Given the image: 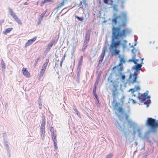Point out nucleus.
Returning <instances> with one entry per match:
<instances>
[{
  "mask_svg": "<svg viewBox=\"0 0 158 158\" xmlns=\"http://www.w3.org/2000/svg\"><path fill=\"white\" fill-rule=\"evenodd\" d=\"M128 32L127 29L122 30L119 27H114L112 29V36L111 43L109 47V50L111 53V56L119 55L120 51L118 49V47L121 44L123 49L127 47V41L124 40L121 44L120 38L125 37Z\"/></svg>",
  "mask_w": 158,
  "mask_h": 158,
  "instance_id": "1",
  "label": "nucleus"
},
{
  "mask_svg": "<svg viewBox=\"0 0 158 158\" xmlns=\"http://www.w3.org/2000/svg\"><path fill=\"white\" fill-rule=\"evenodd\" d=\"M146 126L149 127L151 131H156L158 128V120L152 118H148L145 123Z\"/></svg>",
  "mask_w": 158,
  "mask_h": 158,
  "instance_id": "2",
  "label": "nucleus"
},
{
  "mask_svg": "<svg viewBox=\"0 0 158 158\" xmlns=\"http://www.w3.org/2000/svg\"><path fill=\"white\" fill-rule=\"evenodd\" d=\"M114 18L112 19V22L114 24H116L117 20H119L123 23L122 26H125L126 25L127 21V15L125 12H122L119 15H117V14H114Z\"/></svg>",
  "mask_w": 158,
  "mask_h": 158,
  "instance_id": "3",
  "label": "nucleus"
},
{
  "mask_svg": "<svg viewBox=\"0 0 158 158\" xmlns=\"http://www.w3.org/2000/svg\"><path fill=\"white\" fill-rule=\"evenodd\" d=\"M148 91L143 94L139 93L137 97L141 102H144V104L146 105L147 107L148 106V101H150V96H148Z\"/></svg>",
  "mask_w": 158,
  "mask_h": 158,
  "instance_id": "4",
  "label": "nucleus"
},
{
  "mask_svg": "<svg viewBox=\"0 0 158 158\" xmlns=\"http://www.w3.org/2000/svg\"><path fill=\"white\" fill-rule=\"evenodd\" d=\"M119 78H118L116 80H111L110 82L112 83L113 86L114 88L112 90V95L113 98H115L118 96V92L117 88L118 87Z\"/></svg>",
  "mask_w": 158,
  "mask_h": 158,
  "instance_id": "5",
  "label": "nucleus"
},
{
  "mask_svg": "<svg viewBox=\"0 0 158 158\" xmlns=\"http://www.w3.org/2000/svg\"><path fill=\"white\" fill-rule=\"evenodd\" d=\"M135 55L134 57L132 59L129 60V61H132L135 64H136V65L135 66V69L137 71H139L141 69L142 65L140 64H137L138 60L135 59Z\"/></svg>",
  "mask_w": 158,
  "mask_h": 158,
  "instance_id": "6",
  "label": "nucleus"
},
{
  "mask_svg": "<svg viewBox=\"0 0 158 158\" xmlns=\"http://www.w3.org/2000/svg\"><path fill=\"white\" fill-rule=\"evenodd\" d=\"M137 76V73L136 72L134 73L133 74L130 75L129 80L130 83L133 84L136 82Z\"/></svg>",
  "mask_w": 158,
  "mask_h": 158,
  "instance_id": "7",
  "label": "nucleus"
},
{
  "mask_svg": "<svg viewBox=\"0 0 158 158\" xmlns=\"http://www.w3.org/2000/svg\"><path fill=\"white\" fill-rule=\"evenodd\" d=\"M119 57L120 58L119 60L120 63L119 64L118 66H114L113 68V69H116L117 67H118V66H121V65H122L123 64L125 63L126 62L125 58L124 57H121V55H119Z\"/></svg>",
  "mask_w": 158,
  "mask_h": 158,
  "instance_id": "8",
  "label": "nucleus"
},
{
  "mask_svg": "<svg viewBox=\"0 0 158 158\" xmlns=\"http://www.w3.org/2000/svg\"><path fill=\"white\" fill-rule=\"evenodd\" d=\"M36 39V37L35 36L32 38L28 40L27 42L25 44V47H27L30 45Z\"/></svg>",
  "mask_w": 158,
  "mask_h": 158,
  "instance_id": "9",
  "label": "nucleus"
},
{
  "mask_svg": "<svg viewBox=\"0 0 158 158\" xmlns=\"http://www.w3.org/2000/svg\"><path fill=\"white\" fill-rule=\"evenodd\" d=\"M48 62H49L48 59L46 60V61L44 63V64L42 68L40 71L41 72H42L43 73H44V72L45 71V70L46 69V68L47 66V65L48 64Z\"/></svg>",
  "mask_w": 158,
  "mask_h": 158,
  "instance_id": "10",
  "label": "nucleus"
},
{
  "mask_svg": "<svg viewBox=\"0 0 158 158\" xmlns=\"http://www.w3.org/2000/svg\"><path fill=\"white\" fill-rule=\"evenodd\" d=\"M23 74L27 77H29L30 76V73L27 70L26 68H24L22 70Z\"/></svg>",
  "mask_w": 158,
  "mask_h": 158,
  "instance_id": "11",
  "label": "nucleus"
},
{
  "mask_svg": "<svg viewBox=\"0 0 158 158\" xmlns=\"http://www.w3.org/2000/svg\"><path fill=\"white\" fill-rule=\"evenodd\" d=\"M140 88L139 86H137L135 87L134 89H129V91H131L132 95L134 96H135V94H133V93L136 90H140Z\"/></svg>",
  "mask_w": 158,
  "mask_h": 158,
  "instance_id": "12",
  "label": "nucleus"
},
{
  "mask_svg": "<svg viewBox=\"0 0 158 158\" xmlns=\"http://www.w3.org/2000/svg\"><path fill=\"white\" fill-rule=\"evenodd\" d=\"M90 38V35L89 34H86L85 35V38L84 41V43L88 44L89 42Z\"/></svg>",
  "mask_w": 158,
  "mask_h": 158,
  "instance_id": "13",
  "label": "nucleus"
},
{
  "mask_svg": "<svg viewBox=\"0 0 158 158\" xmlns=\"http://www.w3.org/2000/svg\"><path fill=\"white\" fill-rule=\"evenodd\" d=\"M52 140L53 142L56 141V135L55 131H54L52 132Z\"/></svg>",
  "mask_w": 158,
  "mask_h": 158,
  "instance_id": "14",
  "label": "nucleus"
},
{
  "mask_svg": "<svg viewBox=\"0 0 158 158\" xmlns=\"http://www.w3.org/2000/svg\"><path fill=\"white\" fill-rule=\"evenodd\" d=\"M58 40V38L56 37L54 38L52 40V42L50 43V46H52L53 44L56 43L57 42Z\"/></svg>",
  "mask_w": 158,
  "mask_h": 158,
  "instance_id": "15",
  "label": "nucleus"
},
{
  "mask_svg": "<svg viewBox=\"0 0 158 158\" xmlns=\"http://www.w3.org/2000/svg\"><path fill=\"white\" fill-rule=\"evenodd\" d=\"M66 0H62L60 4L59 5H58L57 7V9H59L61 7L63 6H64L65 3V2L66 1Z\"/></svg>",
  "mask_w": 158,
  "mask_h": 158,
  "instance_id": "16",
  "label": "nucleus"
},
{
  "mask_svg": "<svg viewBox=\"0 0 158 158\" xmlns=\"http://www.w3.org/2000/svg\"><path fill=\"white\" fill-rule=\"evenodd\" d=\"M8 9L10 14L12 17H13L15 15H16L15 13L13 11V10L12 9L9 8Z\"/></svg>",
  "mask_w": 158,
  "mask_h": 158,
  "instance_id": "17",
  "label": "nucleus"
},
{
  "mask_svg": "<svg viewBox=\"0 0 158 158\" xmlns=\"http://www.w3.org/2000/svg\"><path fill=\"white\" fill-rule=\"evenodd\" d=\"M12 29V28L11 27L7 28L3 31V33L5 34H6L11 31Z\"/></svg>",
  "mask_w": 158,
  "mask_h": 158,
  "instance_id": "18",
  "label": "nucleus"
},
{
  "mask_svg": "<svg viewBox=\"0 0 158 158\" xmlns=\"http://www.w3.org/2000/svg\"><path fill=\"white\" fill-rule=\"evenodd\" d=\"M4 145L5 147L6 148L7 151L9 152V145L8 144V142L7 141H5L4 142Z\"/></svg>",
  "mask_w": 158,
  "mask_h": 158,
  "instance_id": "19",
  "label": "nucleus"
},
{
  "mask_svg": "<svg viewBox=\"0 0 158 158\" xmlns=\"http://www.w3.org/2000/svg\"><path fill=\"white\" fill-rule=\"evenodd\" d=\"M83 56H81L78 62V66H81L83 61Z\"/></svg>",
  "mask_w": 158,
  "mask_h": 158,
  "instance_id": "20",
  "label": "nucleus"
},
{
  "mask_svg": "<svg viewBox=\"0 0 158 158\" xmlns=\"http://www.w3.org/2000/svg\"><path fill=\"white\" fill-rule=\"evenodd\" d=\"M87 44H88L87 43H85L84 42V44L83 45V46L82 47V50L83 52H84L85 51L86 48L87 46Z\"/></svg>",
  "mask_w": 158,
  "mask_h": 158,
  "instance_id": "21",
  "label": "nucleus"
},
{
  "mask_svg": "<svg viewBox=\"0 0 158 158\" xmlns=\"http://www.w3.org/2000/svg\"><path fill=\"white\" fill-rule=\"evenodd\" d=\"M119 66L120 67L118 69V71L119 73L121 74L122 71L123 70V68L122 65Z\"/></svg>",
  "mask_w": 158,
  "mask_h": 158,
  "instance_id": "22",
  "label": "nucleus"
},
{
  "mask_svg": "<svg viewBox=\"0 0 158 158\" xmlns=\"http://www.w3.org/2000/svg\"><path fill=\"white\" fill-rule=\"evenodd\" d=\"M81 66H78V67H77V76H79V74L81 72Z\"/></svg>",
  "mask_w": 158,
  "mask_h": 158,
  "instance_id": "23",
  "label": "nucleus"
},
{
  "mask_svg": "<svg viewBox=\"0 0 158 158\" xmlns=\"http://www.w3.org/2000/svg\"><path fill=\"white\" fill-rule=\"evenodd\" d=\"M40 132L41 133V136L44 135L45 133V128L40 127Z\"/></svg>",
  "mask_w": 158,
  "mask_h": 158,
  "instance_id": "24",
  "label": "nucleus"
},
{
  "mask_svg": "<svg viewBox=\"0 0 158 158\" xmlns=\"http://www.w3.org/2000/svg\"><path fill=\"white\" fill-rule=\"evenodd\" d=\"M104 56L101 55L100 57V59L99 60V63H100L102 62V61H103V59H104Z\"/></svg>",
  "mask_w": 158,
  "mask_h": 158,
  "instance_id": "25",
  "label": "nucleus"
},
{
  "mask_svg": "<svg viewBox=\"0 0 158 158\" xmlns=\"http://www.w3.org/2000/svg\"><path fill=\"white\" fill-rule=\"evenodd\" d=\"M1 65H2V69L3 70V69H5V64L4 63V62L2 60H1Z\"/></svg>",
  "mask_w": 158,
  "mask_h": 158,
  "instance_id": "26",
  "label": "nucleus"
},
{
  "mask_svg": "<svg viewBox=\"0 0 158 158\" xmlns=\"http://www.w3.org/2000/svg\"><path fill=\"white\" fill-rule=\"evenodd\" d=\"M49 2V0H44V1L40 3V6H43L44 4L47 2Z\"/></svg>",
  "mask_w": 158,
  "mask_h": 158,
  "instance_id": "27",
  "label": "nucleus"
},
{
  "mask_svg": "<svg viewBox=\"0 0 158 158\" xmlns=\"http://www.w3.org/2000/svg\"><path fill=\"white\" fill-rule=\"evenodd\" d=\"M15 21L19 25H22V23L21 22L20 19H19V18L17 19L16 20H15Z\"/></svg>",
  "mask_w": 158,
  "mask_h": 158,
  "instance_id": "28",
  "label": "nucleus"
},
{
  "mask_svg": "<svg viewBox=\"0 0 158 158\" xmlns=\"http://www.w3.org/2000/svg\"><path fill=\"white\" fill-rule=\"evenodd\" d=\"M75 18H77L79 21H82L84 20V19L82 17H80L77 16H75Z\"/></svg>",
  "mask_w": 158,
  "mask_h": 158,
  "instance_id": "29",
  "label": "nucleus"
},
{
  "mask_svg": "<svg viewBox=\"0 0 158 158\" xmlns=\"http://www.w3.org/2000/svg\"><path fill=\"white\" fill-rule=\"evenodd\" d=\"M43 17V16H42L41 15H40V17L38 19V24L40 23L41 21H42Z\"/></svg>",
  "mask_w": 158,
  "mask_h": 158,
  "instance_id": "30",
  "label": "nucleus"
},
{
  "mask_svg": "<svg viewBox=\"0 0 158 158\" xmlns=\"http://www.w3.org/2000/svg\"><path fill=\"white\" fill-rule=\"evenodd\" d=\"M106 47H105V48H104L102 50V54L101 55H103L104 56H105V52H106Z\"/></svg>",
  "mask_w": 158,
  "mask_h": 158,
  "instance_id": "31",
  "label": "nucleus"
},
{
  "mask_svg": "<svg viewBox=\"0 0 158 158\" xmlns=\"http://www.w3.org/2000/svg\"><path fill=\"white\" fill-rule=\"evenodd\" d=\"M40 127L45 128V122L43 119L42 122Z\"/></svg>",
  "mask_w": 158,
  "mask_h": 158,
  "instance_id": "32",
  "label": "nucleus"
},
{
  "mask_svg": "<svg viewBox=\"0 0 158 158\" xmlns=\"http://www.w3.org/2000/svg\"><path fill=\"white\" fill-rule=\"evenodd\" d=\"M40 74L39 77H38V79L40 80L41 78L43 77L44 73H43L42 72H40Z\"/></svg>",
  "mask_w": 158,
  "mask_h": 158,
  "instance_id": "33",
  "label": "nucleus"
},
{
  "mask_svg": "<svg viewBox=\"0 0 158 158\" xmlns=\"http://www.w3.org/2000/svg\"><path fill=\"white\" fill-rule=\"evenodd\" d=\"M39 108L40 109H41L42 107V104L41 102V101L39 102Z\"/></svg>",
  "mask_w": 158,
  "mask_h": 158,
  "instance_id": "34",
  "label": "nucleus"
},
{
  "mask_svg": "<svg viewBox=\"0 0 158 158\" xmlns=\"http://www.w3.org/2000/svg\"><path fill=\"white\" fill-rule=\"evenodd\" d=\"M118 110L119 113H122L123 112V109L121 107H119L118 108Z\"/></svg>",
  "mask_w": 158,
  "mask_h": 158,
  "instance_id": "35",
  "label": "nucleus"
},
{
  "mask_svg": "<svg viewBox=\"0 0 158 158\" xmlns=\"http://www.w3.org/2000/svg\"><path fill=\"white\" fill-rule=\"evenodd\" d=\"M54 148L56 149H57L58 148L57 146V141L54 142Z\"/></svg>",
  "mask_w": 158,
  "mask_h": 158,
  "instance_id": "36",
  "label": "nucleus"
},
{
  "mask_svg": "<svg viewBox=\"0 0 158 158\" xmlns=\"http://www.w3.org/2000/svg\"><path fill=\"white\" fill-rule=\"evenodd\" d=\"M137 131L138 133V136L139 137H141V133L140 131V129H138Z\"/></svg>",
  "mask_w": 158,
  "mask_h": 158,
  "instance_id": "37",
  "label": "nucleus"
},
{
  "mask_svg": "<svg viewBox=\"0 0 158 158\" xmlns=\"http://www.w3.org/2000/svg\"><path fill=\"white\" fill-rule=\"evenodd\" d=\"M112 154H110L108 155L106 157V158H112Z\"/></svg>",
  "mask_w": 158,
  "mask_h": 158,
  "instance_id": "38",
  "label": "nucleus"
},
{
  "mask_svg": "<svg viewBox=\"0 0 158 158\" xmlns=\"http://www.w3.org/2000/svg\"><path fill=\"white\" fill-rule=\"evenodd\" d=\"M46 12H47V10H45V11H44L43 12V13L41 14V15L42 16H43V17H44L45 16Z\"/></svg>",
  "mask_w": 158,
  "mask_h": 158,
  "instance_id": "39",
  "label": "nucleus"
},
{
  "mask_svg": "<svg viewBox=\"0 0 158 158\" xmlns=\"http://www.w3.org/2000/svg\"><path fill=\"white\" fill-rule=\"evenodd\" d=\"M13 18L15 19V20H16L18 18V16L16 15H15L13 17Z\"/></svg>",
  "mask_w": 158,
  "mask_h": 158,
  "instance_id": "40",
  "label": "nucleus"
},
{
  "mask_svg": "<svg viewBox=\"0 0 158 158\" xmlns=\"http://www.w3.org/2000/svg\"><path fill=\"white\" fill-rule=\"evenodd\" d=\"M125 1V0H118V1L119 2H121L122 3H123Z\"/></svg>",
  "mask_w": 158,
  "mask_h": 158,
  "instance_id": "41",
  "label": "nucleus"
},
{
  "mask_svg": "<svg viewBox=\"0 0 158 158\" xmlns=\"http://www.w3.org/2000/svg\"><path fill=\"white\" fill-rule=\"evenodd\" d=\"M66 56V54L65 53L64 54V56L62 58L61 60L63 61L65 59V57Z\"/></svg>",
  "mask_w": 158,
  "mask_h": 158,
  "instance_id": "42",
  "label": "nucleus"
},
{
  "mask_svg": "<svg viewBox=\"0 0 158 158\" xmlns=\"http://www.w3.org/2000/svg\"><path fill=\"white\" fill-rule=\"evenodd\" d=\"M110 0H104L103 2L105 4H107L108 3V2Z\"/></svg>",
  "mask_w": 158,
  "mask_h": 158,
  "instance_id": "43",
  "label": "nucleus"
},
{
  "mask_svg": "<svg viewBox=\"0 0 158 158\" xmlns=\"http://www.w3.org/2000/svg\"><path fill=\"white\" fill-rule=\"evenodd\" d=\"M125 76L124 75H122L121 76L122 79L123 80H124L125 78Z\"/></svg>",
  "mask_w": 158,
  "mask_h": 158,
  "instance_id": "44",
  "label": "nucleus"
},
{
  "mask_svg": "<svg viewBox=\"0 0 158 158\" xmlns=\"http://www.w3.org/2000/svg\"><path fill=\"white\" fill-rule=\"evenodd\" d=\"M131 101H132V102L133 104H135L136 103V102H135V100H134L133 99H131Z\"/></svg>",
  "mask_w": 158,
  "mask_h": 158,
  "instance_id": "45",
  "label": "nucleus"
},
{
  "mask_svg": "<svg viewBox=\"0 0 158 158\" xmlns=\"http://www.w3.org/2000/svg\"><path fill=\"white\" fill-rule=\"evenodd\" d=\"M125 118L126 119H127V120L128 118H129V116L128 114H126L125 115Z\"/></svg>",
  "mask_w": 158,
  "mask_h": 158,
  "instance_id": "46",
  "label": "nucleus"
},
{
  "mask_svg": "<svg viewBox=\"0 0 158 158\" xmlns=\"http://www.w3.org/2000/svg\"><path fill=\"white\" fill-rule=\"evenodd\" d=\"M98 81H96L94 84V86H97V85H98Z\"/></svg>",
  "mask_w": 158,
  "mask_h": 158,
  "instance_id": "47",
  "label": "nucleus"
},
{
  "mask_svg": "<svg viewBox=\"0 0 158 158\" xmlns=\"http://www.w3.org/2000/svg\"><path fill=\"white\" fill-rule=\"evenodd\" d=\"M40 58H37L35 60V62H37L38 61L40 60Z\"/></svg>",
  "mask_w": 158,
  "mask_h": 158,
  "instance_id": "48",
  "label": "nucleus"
},
{
  "mask_svg": "<svg viewBox=\"0 0 158 158\" xmlns=\"http://www.w3.org/2000/svg\"><path fill=\"white\" fill-rule=\"evenodd\" d=\"M94 95L95 96V97L96 98H98V96L97 95V94L96 93H95V94H94Z\"/></svg>",
  "mask_w": 158,
  "mask_h": 158,
  "instance_id": "49",
  "label": "nucleus"
},
{
  "mask_svg": "<svg viewBox=\"0 0 158 158\" xmlns=\"http://www.w3.org/2000/svg\"><path fill=\"white\" fill-rule=\"evenodd\" d=\"M63 62V61H62L61 60L60 62V66L61 67L62 66V62Z\"/></svg>",
  "mask_w": 158,
  "mask_h": 158,
  "instance_id": "50",
  "label": "nucleus"
},
{
  "mask_svg": "<svg viewBox=\"0 0 158 158\" xmlns=\"http://www.w3.org/2000/svg\"><path fill=\"white\" fill-rule=\"evenodd\" d=\"M96 93V90H94L93 89V94Z\"/></svg>",
  "mask_w": 158,
  "mask_h": 158,
  "instance_id": "51",
  "label": "nucleus"
},
{
  "mask_svg": "<svg viewBox=\"0 0 158 158\" xmlns=\"http://www.w3.org/2000/svg\"><path fill=\"white\" fill-rule=\"evenodd\" d=\"M134 49H135V48H134L133 49H132V50H131V52L133 53H134Z\"/></svg>",
  "mask_w": 158,
  "mask_h": 158,
  "instance_id": "52",
  "label": "nucleus"
},
{
  "mask_svg": "<svg viewBox=\"0 0 158 158\" xmlns=\"http://www.w3.org/2000/svg\"><path fill=\"white\" fill-rule=\"evenodd\" d=\"M97 86H94V89H94V90H96V89H97Z\"/></svg>",
  "mask_w": 158,
  "mask_h": 158,
  "instance_id": "53",
  "label": "nucleus"
},
{
  "mask_svg": "<svg viewBox=\"0 0 158 158\" xmlns=\"http://www.w3.org/2000/svg\"><path fill=\"white\" fill-rule=\"evenodd\" d=\"M24 5H28V3L27 2H25L24 3Z\"/></svg>",
  "mask_w": 158,
  "mask_h": 158,
  "instance_id": "54",
  "label": "nucleus"
},
{
  "mask_svg": "<svg viewBox=\"0 0 158 158\" xmlns=\"http://www.w3.org/2000/svg\"><path fill=\"white\" fill-rule=\"evenodd\" d=\"M82 1H81L79 4V6H81L82 5Z\"/></svg>",
  "mask_w": 158,
  "mask_h": 158,
  "instance_id": "55",
  "label": "nucleus"
},
{
  "mask_svg": "<svg viewBox=\"0 0 158 158\" xmlns=\"http://www.w3.org/2000/svg\"><path fill=\"white\" fill-rule=\"evenodd\" d=\"M4 21H0V25H1V24Z\"/></svg>",
  "mask_w": 158,
  "mask_h": 158,
  "instance_id": "56",
  "label": "nucleus"
},
{
  "mask_svg": "<svg viewBox=\"0 0 158 158\" xmlns=\"http://www.w3.org/2000/svg\"><path fill=\"white\" fill-rule=\"evenodd\" d=\"M118 105V103H116L115 104V106H117Z\"/></svg>",
  "mask_w": 158,
  "mask_h": 158,
  "instance_id": "57",
  "label": "nucleus"
},
{
  "mask_svg": "<svg viewBox=\"0 0 158 158\" xmlns=\"http://www.w3.org/2000/svg\"><path fill=\"white\" fill-rule=\"evenodd\" d=\"M77 114L78 115H79V113L78 111H77Z\"/></svg>",
  "mask_w": 158,
  "mask_h": 158,
  "instance_id": "58",
  "label": "nucleus"
},
{
  "mask_svg": "<svg viewBox=\"0 0 158 158\" xmlns=\"http://www.w3.org/2000/svg\"><path fill=\"white\" fill-rule=\"evenodd\" d=\"M49 44H48V48H49Z\"/></svg>",
  "mask_w": 158,
  "mask_h": 158,
  "instance_id": "59",
  "label": "nucleus"
},
{
  "mask_svg": "<svg viewBox=\"0 0 158 158\" xmlns=\"http://www.w3.org/2000/svg\"><path fill=\"white\" fill-rule=\"evenodd\" d=\"M135 131H134L133 132V134H134V135H135Z\"/></svg>",
  "mask_w": 158,
  "mask_h": 158,
  "instance_id": "60",
  "label": "nucleus"
},
{
  "mask_svg": "<svg viewBox=\"0 0 158 158\" xmlns=\"http://www.w3.org/2000/svg\"><path fill=\"white\" fill-rule=\"evenodd\" d=\"M38 2H36V3H35V4H36V5H38Z\"/></svg>",
  "mask_w": 158,
  "mask_h": 158,
  "instance_id": "61",
  "label": "nucleus"
},
{
  "mask_svg": "<svg viewBox=\"0 0 158 158\" xmlns=\"http://www.w3.org/2000/svg\"><path fill=\"white\" fill-rule=\"evenodd\" d=\"M54 0H50V2H52V1H54Z\"/></svg>",
  "mask_w": 158,
  "mask_h": 158,
  "instance_id": "62",
  "label": "nucleus"
},
{
  "mask_svg": "<svg viewBox=\"0 0 158 158\" xmlns=\"http://www.w3.org/2000/svg\"><path fill=\"white\" fill-rule=\"evenodd\" d=\"M52 128V127H51L50 130H51Z\"/></svg>",
  "mask_w": 158,
  "mask_h": 158,
  "instance_id": "63",
  "label": "nucleus"
},
{
  "mask_svg": "<svg viewBox=\"0 0 158 158\" xmlns=\"http://www.w3.org/2000/svg\"><path fill=\"white\" fill-rule=\"evenodd\" d=\"M132 47H133V46L132 45L131 46Z\"/></svg>",
  "mask_w": 158,
  "mask_h": 158,
  "instance_id": "64",
  "label": "nucleus"
}]
</instances>
